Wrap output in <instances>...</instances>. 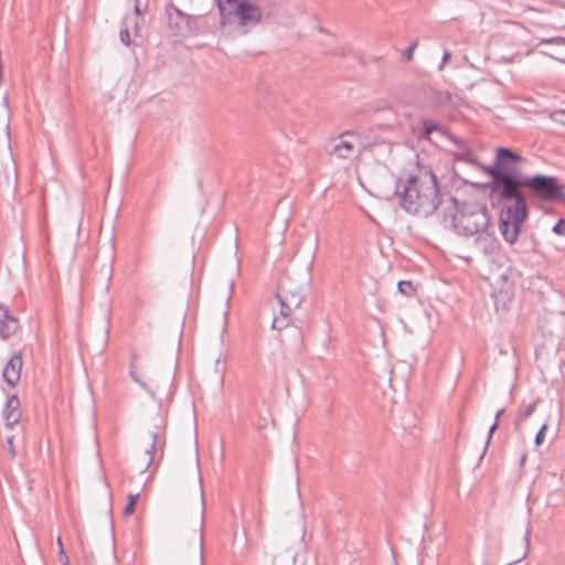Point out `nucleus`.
Wrapping results in <instances>:
<instances>
[{"mask_svg":"<svg viewBox=\"0 0 565 565\" xmlns=\"http://www.w3.org/2000/svg\"><path fill=\"white\" fill-rule=\"evenodd\" d=\"M395 194L407 213L419 217L433 215L443 202L437 177L428 167L398 178Z\"/></svg>","mask_w":565,"mask_h":565,"instance_id":"1","label":"nucleus"},{"mask_svg":"<svg viewBox=\"0 0 565 565\" xmlns=\"http://www.w3.org/2000/svg\"><path fill=\"white\" fill-rule=\"evenodd\" d=\"M451 225L460 236H476V245L484 254H492L498 248L494 225L486 204L465 201L456 205Z\"/></svg>","mask_w":565,"mask_h":565,"instance_id":"2","label":"nucleus"},{"mask_svg":"<svg viewBox=\"0 0 565 565\" xmlns=\"http://www.w3.org/2000/svg\"><path fill=\"white\" fill-rule=\"evenodd\" d=\"M222 28L237 35L248 34L260 23L263 12L250 0H216Z\"/></svg>","mask_w":565,"mask_h":565,"instance_id":"3","label":"nucleus"},{"mask_svg":"<svg viewBox=\"0 0 565 565\" xmlns=\"http://www.w3.org/2000/svg\"><path fill=\"white\" fill-rule=\"evenodd\" d=\"M487 174L491 178V181L486 185L491 200L513 202V204L504 206L502 210L527 209L526 200L521 192V186H525V178H522L519 173H502L498 170L489 171Z\"/></svg>","mask_w":565,"mask_h":565,"instance_id":"4","label":"nucleus"},{"mask_svg":"<svg viewBox=\"0 0 565 565\" xmlns=\"http://www.w3.org/2000/svg\"><path fill=\"white\" fill-rule=\"evenodd\" d=\"M303 286H294L289 277H285L278 285L276 298L279 303V315L275 316L271 328L278 331L290 326L292 312L300 308L303 301Z\"/></svg>","mask_w":565,"mask_h":565,"instance_id":"5","label":"nucleus"},{"mask_svg":"<svg viewBox=\"0 0 565 565\" xmlns=\"http://www.w3.org/2000/svg\"><path fill=\"white\" fill-rule=\"evenodd\" d=\"M525 186L530 188L544 201H556L565 198V185L559 184L554 177L537 174L535 177L525 178Z\"/></svg>","mask_w":565,"mask_h":565,"instance_id":"6","label":"nucleus"},{"mask_svg":"<svg viewBox=\"0 0 565 565\" xmlns=\"http://www.w3.org/2000/svg\"><path fill=\"white\" fill-rule=\"evenodd\" d=\"M527 216V209L502 210L499 230L505 242L514 244L520 234V227Z\"/></svg>","mask_w":565,"mask_h":565,"instance_id":"7","label":"nucleus"},{"mask_svg":"<svg viewBox=\"0 0 565 565\" xmlns=\"http://www.w3.org/2000/svg\"><path fill=\"white\" fill-rule=\"evenodd\" d=\"M166 12L169 25L177 34L186 35L200 32V17L186 14L172 3L167 6Z\"/></svg>","mask_w":565,"mask_h":565,"instance_id":"8","label":"nucleus"},{"mask_svg":"<svg viewBox=\"0 0 565 565\" xmlns=\"http://www.w3.org/2000/svg\"><path fill=\"white\" fill-rule=\"evenodd\" d=\"M522 161V158L509 148L500 147L495 151V159L492 166L482 167L483 172L498 170L502 173H518L516 166Z\"/></svg>","mask_w":565,"mask_h":565,"instance_id":"9","label":"nucleus"},{"mask_svg":"<svg viewBox=\"0 0 565 565\" xmlns=\"http://www.w3.org/2000/svg\"><path fill=\"white\" fill-rule=\"evenodd\" d=\"M360 145V136L355 131L348 130L338 137V141L334 143L331 153L340 159H349Z\"/></svg>","mask_w":565,"mask_h":565,"instance_id":"10","label":"nucleus"},{"mask_svg":"<svg viewBox=\"0 0 565 565\" xmlns=\"http://www.w3.org/2000/svg\"><path fill=\"white\" fill-rule=\"evenodd\" d=\"M166 423L162 417L154 424L153 429L147 430V437L143 441V449L148 456L145 469H148L154 460V455L160 447V433L164 430Z\"/></svg>","mask_w":565,"mask_h":565,"instance_id":"11","label":"nucleus"},{"mask_svg":"<svg viewBox=\"0 0 565 565\" xmlns=\"http://www.w3.org/2000/svg\"><path fill=\"white\" fill-rule=\"evenodd\" d=\"M19 320L12 315L8 306L0 305V339L6 341L18 331Z\"/></svg>","mask_w":565,"mask_h":565,"instance_id":"12","label":"nucleus"},{"mask_svg":"<svg viewBox=\"0 0 565 565\" xmlns=\"http://www.w3.org/2000/svg\"><path fill=\"white\" fill-rule=\"evenodd\" d=\"M22 352H15L4 365L2 377L9 386L15 387L21 377Z\"/></svg>","mask_w":565,"mask_h":565,"instance_id":"13","label":"nucleus"},{"mask_svg":"<svg viewBox=\"0 0 565 565\" xmlns=\"http://www.w3.org/2000/svg\"><path fill=\"white\" fill-rule=\"evenodd\" d=\"M2 415L7 427L12 428L19 424L21 419V409L20 401L17 395H12L7 399Z\"/></svg>","mask_w":565,"mask_h":565,"instance_id":"14","label":"nucleus"},{"mask_svg":"<svg viewBox=\"0 0 565 565\" xmlns=\"http://www.w3.org/2000/svg\"><path fill=\"white\" fill-rule=\"evenodd\" d=\"M129 373L136 383H138L143 390H146L152 398H156V394L160 388V384L158 381H156L153 377L149 375L138 374L136 366L132 362L130 364Z\"/></svg>","mask_w":565,"mask_h":565,"instance_id":"15","label":"nucleus"},{"mask_svg":"<svg viewBox=\"0 0 565 565\" xmlns=\"http://www.w3.org/2000/svg\"><path fill=\"white\" fill-rule=\"evenodd\" d=\"M447 139L458 149L457 159L468 163L475 162V152L466 140L456 137L451 132L447 135Z\"/></svg>","mask_w":565,"mask_h":565,"instance_id":"16","label":"nucleus"},{"mask_svg":"<svg viewBox=\"0 0 565 565\" xmlns=\"http://www.w3.org/2000/svg\"><path fill=\"white\" fill-rule=\"evenodd\" d=\"M420 122L423 125V129L420 130L419 134L420 138L429 139L430 135L435 131L439 132L440 135L447 138V135H449L450 132L449 130H447L446 128H444L441 125H439L437 121L429 117H423L420 119Z\"/></svg>","mask_w":565,"mask_h":565,"instance_id":"17","label":"nucleus"},{"mask_svg":"<svg viewBox=\"0 0 565 565\" xmlns=\"http://www.w3.org/2000/svg\"><path fill=\"white\" fill-rule=\"evenodd\" d=\"M433 98L440 106H451L455 108L459 107L462 103L460 96L448 90H436Z\"/></svg>","mask_w":565,"mask_h":565,"instance_id":"18","label":"nucleus"},{"mask_svg":"<svg viewBox=\"0 0 565 565\" xmlns=\"http://www.w3.org/2000/svg\"><path fill=\"white\" fill-rule=\"evenodd\" d=\"M536 408V402H533V403H530L529 405H525L523 407L520 408L516 417H515V420H514V425H515V429H520L521 428V425L530 417L532 416V414L534 413Z\"/></svg>","mask_w":565,"mask_h":565,"instance_id":"19","label":"nucleus"},{"mask_svg":"<svg viewBox=\"0 0 565 565\" xmlns=\"http://www.w3.org/2000/svg\"><path fill=\"white\" fill-rule=\"evenodd\" d=\"M397 289H398V291H399L402 295H404V296H406V297H412V296H414V295H415V291H416V289H415V287H414L413 282H412V281H409V280H401V281H398V284H397Z\"/></svg>","mask_w":565,"mask_h":565,"instance_id":"20","label":"nucleus"},{"mask_svg":"<svg viewBox=\"0 0 565 565\" xmlns=\"http://www.w3.org/2000/svg\"><path fill=\"white\" fill-rule=\"evenodd\" d=\"M418 46V41L415 40L412 44L402 53V58L404 62H411L414 57V52Z\"/></svg>","mask_w":565,"mask_h":565,"instance_id":"21","label":"nucleus"},{"mask_svg":"<svg viewBox=\"0 0 565 565\" xmlns=\"http://www.w3.org/2000/svg\"><path fill=\"white\" fill-rule=\"evenodd\" d=\"M529 546H530V529L526 530L525 535L523 537V548H522L521 553L518 555L516 559H514L513 562L523 559L527 554Z\"/></svg>","mask_w":565,"mask_h":565,"instance_id":"22","label":"nucleus"},{"mask_svg":"<svg viewBox=\"0 0 565 565\" xmlns=\"http://www.w3.org/2000/svg\"><path fill=\"white\" fill-rule=\"evenodd\" d=\"M540 43L541 44L565 45V38L564 36H555V38L542 39Z\"/></svg>","mask_w":565,"mask_h":565,"instance_id":"23","label":"nucleus"},{"mask_svg":"<svg viewBox=\"0 0 565 565\" xmlns=\"http://www.w3.org/2000/svg\"><path fill=\"white\" fill-rule=\"evenodd\" d=\"M13 441H14L13 435L7 436L8 454L11 459H14L17 457V450L14 448Z\"/></svg>","mask_w":565,"mask_h":565,"instance_id":"24","label":"nucleus"},{"mask_svg":"<svg viewBox=\"0 0 565 565\" xmlns=\"http://www.w3.org/2000/svg\"><path fill=\"white\" fill-rule=\"evenodd\" d=\"M553 232L557 235H565V220H559L554 226Z\"/></svg>","mask_w":565,"mask_h":565,"instance_id":"25","label":"nucleus"},{"mask_svg":"<svg viewBox=\"0 0 565 565\" xmlns=\"http://www.w3.org/2000/svg\"><path fill=\"white\" fill-rule=\"evenodd\" d=\"M546 428H547V425L543 424L542 427L540 428V430L537 431V434L535 436V444L537 446L543 444L544 437H545L544 433H545Z\"/></svg>","mask_w":565,"mask_h":565,"instance_id":"26","label":"nucleus"},{"mask_svg":"<svg viewBox=\"0 0 565 565\" xmlns=\"http://www.w3.org/2000/svg\"><path fill=\"white\" fill-rule=\"evenodd\" d=\"M119 38L125 45L128 46L130 44V33L127 28L120 30Z\"/></svg>","mask_w":565,"mask_h":565,"instance_id":"27","label":"nucleus"},{"mask_svg":"<svg viewBox=\"0 0 565 565\" xmlns=\"http://www.w3.org/2000/svg\"><path fill=\"white\" fill-rule=\"evenodd\" d=\"M57 556L62 565H70V561L65 553L64 546H61V548L57 551Z\"/></svg>","mask_w":565,"mask_h":565,"instance_id":"28","label":"nucleus"},{"mask_svg":"<svg viewBox=\"0 0 565 565\" xmlns=\"http://www.w3.org/2000/svg\"><path fill=\"white\" fill-rule=\"evenodd\" d=\"M450 58H451V53L448 50H445L444 54H443V60L438 66V70L441 71L444 68L445 64L448 63Z\"/></svg>","mask_w":565,"mask_h":565,"instance_id":"29","label":"nucleus"},{"mask_svg":"<svg viewBox=\"0 0 565 565\" xmlns=\"http://www.w3.org/2000/svg\"><path fill=\"white\" fill-rule=\"evenodd\" d=\"M498 426H499V424L495 422L490 426L489 431H488L487 441H486V448L489 446V444L492 439V435L495 431V429L498 428Z\"/></svg>","mask_w":565,"mask_h":565,"instance_id":"30","label":"nucleus"},{"mask_svg":"<svg viewBox=\"0 0 565 565\" xmlns=\"http://www.w3.org/2000/svg\"><path fill=\"white\" fill-rule=\"evenodd\" d=\"M134 512H135V505L129 504V503L127 502V504H126V507H125V509H124V515H125V516H130V515H132V514H134Z\"/></svg>","mask_w":565,"mask_h":565,"instance_id":"31","label":"nucleus"},{"mask_svg":"<svg viewBox=\"0 0 565 565\" xmlns=\"http://www.w3.org/2000/svg\"><path fill=\"white\" fill-rule=\"evenodd\" d=\"M140 498V493L137 492V493H131L128 495V503L129 504H132V505H136L138 499Z\"/></svg>","mask_w":565,"mask_h":565,"instance_id":"32","label":"nucleus"},{"mask_svg":"<svg viewBox=\"0 0 565 565\" xmlns=\"http://www.w3.org/2000/svg\"><path fill=\"white\" fill-rule=\"evenodd\" d=\"M504 412H505L504 407H502V408L497 411V413H495V420H494L495 423L499 424V420H500L501 416L504 414Z\"/></svg>","mask_w":565,"mask_h":565,"instance_id":"33","label":"nucleus"},{"mask_svg":"<svg viewBox=\"0 0 565 565\" xmlns=\"http://www.w3.org/2000/svg\"><path fill=\"white\" fill-rule=\"evenodd\" d=\"M543 54H544V55H546V56H548V57H551V58H553V60H556V61H558V62H561V63L565 64V57L554 56V55L548 54V53H543Z\"/></svg>","mask_w":565,"mask_h":565,"instance_id":"34","label":"nucleus"},{"mask_svg":"<svg viewBox=\"0 0 565 565\" xmlns=\"http://www.w3.org/2000/svg\"><path fill=\"white\" fill-rule=\"evenodd\" d=\"M162 384H163V386H167V387H169V388H170V386H171V380H170V377H169V376H167V377L164 379V381H163V383H162Z\"/></svg>","mask_w":565,"mask_h":565,"instance_id":"35","label":"nucleus"},{"mask_svg":"<svg viewBox=\"0 0 565 565\" xmlns=\"http://www.w3.org/2000/svg\"><path fill=\"white\" fill-rule=\"evenodd\" d=\"M57 546H58V550L61 548V546H63L61 536L57 537Z\"/></svg>","mask_w":565,"mask_h":565,"instance_id":"36","label":"nucleus"},{"mask_svg":"<svg viewBox=\"0 0 565 565\" xmlns=\"http://www.w3.org/2000/svg\"><path fill=\"white\" fill-rule=\"evenodd\" d=\"M135 12H136L137 15L140 14V8H139L138 4H135Z\"/></svg>","mask_w":565,"mask_h":565,"instance_id":"37","label":"nucleus"},{"mask_svg":"<svg viewBox=\"0 0 565 565\" xmlns=\"http://www.w3.org/2000/svg\"><path fill=\"white\" fill-rule=\"evenodd\" d=\"M202 556H203V553H202V546L200 547V561H202Z\"/></svg>","mask_w":565,"mask_h":565,"instance_id":"38","label":"nucleus"}]
</instances>
